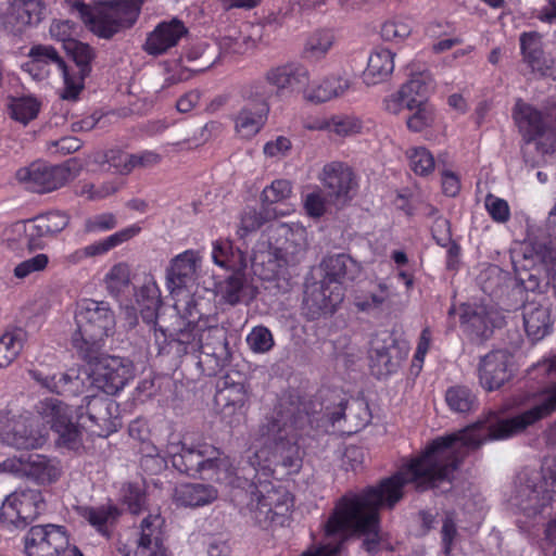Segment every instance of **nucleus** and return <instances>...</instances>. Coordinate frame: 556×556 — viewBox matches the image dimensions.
<instances>
[{"instance_id": "nucleus-46", "label": "nucleus", "mask_w": 556, "mask_h": 556, "mask_svg": "<svg viewBox=\"0 0 556 556\" xmlns=\"http://www.w3.org/2000/svg\"><path fill=\"white\" fill-rule=\"evenodd\" d=\"M40 102L33 96H24L12 98L9 103L10 116L23 124L27 125L30 121L35 119L40 111Z\"/></svg>"}, {"instance_id": "nucleus-39", "label": "nucleus", "mask_w": 556, "mask_h": 556, "mask_svg": "<svg viewBox=\"0 0 556 556\" xmlns=\"http://www.w3.org/2000/svg\"><path fill=\"white\" fill-rule=\"evenodd\" d=\"M141 226L139 224L129 225L109 237L90 243L85 247L87 257H96L106 254L109 251L129 241L141 232Z\"/></svg>"}, {"instance_id": "nucleus-55", "label": "nucleus", "mask_w": 556, "mask_h": 556, "mask_svg": "<svg viewBox=\"0 0 556 556\" xmlns=\"http://www.w3.org/2000/svg\"><path fill=\"white\" fill-rule=\"evenodd\" d=\"M117 226V218L113 213L105 212L92 215L85 219V233H100L114 229Z\"/></svg>"}, {"instance_id": "nucleus-24", "label": "nucleus", "mask_w": 556, "mask_h": 556, "mask_svg": "<svg viewBox=\"0 0 556 556\" xmlns=\"http://www.w3.org/2000/svg\"><path fill=\"white\" fill-rule=\"evenodd\" d=\"M500 314L485 305H464L460 314L462 326L465 331L476 338L485 339L494 327L501 324Z\"/></svg>"}, {"instance_id": "nucleus-50", "label": "nucleus", "mask_w": 556, "mask_h": 556, "mask_svg": "<svg viewBox=\"0 0 556 556\" xmlns=\"http://www.w3.org/2000/svg\"><path fill=\"white\" fill-rule=\"evenodd\" d=\"M122 188L121 181H108L100 186L85 182L77 187L76 194L90 201H99L110 197Z\"/></svg>"}, {"instance_id": "nucleus-41", "label": "nucleus", "mask_w": 556, "mask_h": 556, "mask_svg": "<svg viewBox=\"0 0 556 556\" xmlns=\"http://www.w3.org/2000/svg\"><path fill=\"white\" fill-rule=\"evenodd\" d=\"M266 119L267 112L244 106L235 116L236 132L241 138L250 139L260 132Z\"/></svg>"}, {"instance_id": "nucleus-11", "label": "nucleus", "mask_w": 556, "mask_h": 556, "mask_svg": "<svg viewBox=\"0 0 556 556\" xmlns=\"http://www.w3.org/2000/svg\"><path fill=\"white\" fill-rule=\"evenodd\" d=\"M513 117L527 141H536L543 153L556 151V106L540 110L519 99L515 103Z\"/></svg>"}, {"instance_id": "nucleus-49", "label": "nucleus", "mask_w": 556, "mask_h": 556, "mask_svg": "<svg viewBox=\"0 0 556 556\" xmlns=\"http://www.w3.org/2000/svg\"><path fill=\"white\" fill-rule=\"evenodd\" d=\"M409 168L418 176H428L434 170L432 153L425 147H412L406 150Z\"/></svg>"}, {"instance_id": "nucleus-4", "label": "nucleus", "mask_w": 556, "mask_h": 556, "mask_svg": "<svg viewBox=\"0 0 556 556\" xmlns=\"http://www.w3.org/2000/svg\"><path fill=\"white\" fill-rule=\"evenodd\" d=\"M508 501L519 528L528 531L556 501V457H545L539 468L520 470Z\"/></svg>"}, {"instance_id": "nucleus-20", "label": "nucleus", "mask_w": 556, "mask_h": 556, "mask_svg": "<svg viewBox=\"0 0 556 556\" xmlns=\"http://www.w3.org/2000/svg\"><path fill=\"white\" fill-rule=\"evenodd\" d=\"M511 355L504 350L492 351L481 358L479 380L483 389L501 388L511 376Z\"/></svg>"}, {"instance_id": "nucleus-30", "label": "nucleus", "mask_w": 556, "mask_h": 556, "mask_svg": "<svg viewBox=\"0 0 556 556\" xmlns=\"http://www.w3.org/2000/svg\"><path fill=\"white\" fill-rule=\"evenodd\" d=\"M217 497V489L210 484L182 483L175 488L173 501L177 506L197 508L212 504Z\"/></svg>"}, {"instance_id": "nucleus-45", "label": "nucleus", "mask_w": 556, "mask_h": 556, "mask_svg": "<svg viewBox=\"0 0 556 556\" xmlns=\"http://www.w3.org/2000/svg\"><path fill=\"white\" fill-rule=\"evenodd\" d=\"M334 43V36L329 30H316L305 40L303 56L312 62L323 60Z\"/></svg>"}, {"instance_id": "nucleus-47", "label": "nucleus", "mask_w": 556, "mask_h": 556, "mask_svg": "<svg viewBox=\"0 0 556 556\" xmlns=\"http://www.w3.org/2000/svg\"><path fill=\"white\" fill-rule=\"evenodd\" d=\"M445 401L451 410L455 413H469L477 407L475 393L465 386H454L446 390Z\"/></svg>"}, {"instance_id": "nucleus-36", "label": "nucleus", "mask_w": 556, "mask_h": 556, "mask_svg": "<svg viewBox=\"0 0 556 556\" xmlns=\"http://www.w3.org/2000/svg\"><path fill=\"white\" fill-rule=\"evenodd\" d=\"M394 70V54L388 49H376L368 59L364 74L367 84L375 85L386 79Z\"/></svg>"}, {"instance_id": "nucleus-23", "label": "nucleus", "mask_w": 556, "mask_h": 556, "mask_svg": "<svg viewBox=\"0 0 556 556\" xmlns=\"http://www.w3.org/2000/svg\"><path fill=\"white\" fill-rule=\"evenodd\" d=\"M188 34V28L178 18L160 23L148 36L144 51L150 55H161L177 46Z\"/></svg>"}, {"instance_id": "nucleus-26", "label": "nucleus", "mask_w": 556, "mask_h": 556, "mask_svg": "<svg viewBox=\"0 0 556 556\" xmlns=\"http://www.w3.org/2000/svg\"><path fill=\"white\" fill-rule=\"evenodd\" d=\"M320 180L330 197L345 202L355 187L352 170L342 163L332 162L324 166Z\"/></svg>"}, {"instance_id": "nucleus-1", "label": "nucleus", "mask_w": 556, "mask_h": 556, "mask_svg": "<svg viewBox=\"0 0 556 556\" xmlns=\"http://www.w3.org/2000/svg\"><path fill=\"white\" fill-rule=\"evenodd\" d=\"M406 483H413L419 490L430 488V445L378 486L340 498L324 526L325 541L320 547L301 556H337L345 538L352 533L364 535L363 546L369 553L375 552L380 541L379 509L393 507L402 498Z\"/></svg>"}, {"instance_id": "nucleus-64", "label": "nucleus", "mask_w": 556, "mask_h": 556, "mask_svg": "<svg viewBox=\"0 0 556 556\" xmlns=\"http://www.w3.org/2000/svg\"><path fill=\"white\" fill-rule=\"evenodd\" d=\"M415 103L414 99H408L406 94L402 93V90L390 94L383 101L384 110L391 114L397 115L404 109L409 110Z\"/></svg>"}, {"instance_id": "nucleus-27", "label": "nucleus", "mask_w": 556, "mask_h": 556, "mask_svg": "<svg viewBox=\"0 0 556 556\" xmlns=\"http://www.w3.org/2000/svg\"><path fill=\"white\" fill-rule=\"evenodd\" d=\"M355 90L354 79L346 74H331L313 84L305 98L308 101L323 103L342 97Z\"/></svg>"}, {"instance_id": "nucleus-37", "label": "nucleus", "mask_w": 556, "mask_h": 556, "mask_svg": "<svg viewBox=\"0 0 556 556\" xmlns=\"http://www.w3.org/2000/svg\"><path fill=\"white\" fill-rule=\"evenodd\" d=\"M215 402L224 416H232L242 412L248 402V392L242 383H232L218 390Z\"/></svg>"}, {"instance_id": "nucleus-28", "label": "nucleus", "mask_w": 556, "mask_h": 556, "mask_svg": "<svg viewBox=\"0 0 556 556\" xmlns=\"http://www.w3.org/2000/svg\"><path fill=\"white\" fill-rule=\"evenodd\" d=\"M265 75L276 96H281L287 90L293 89L295 85L308 80V71L299 63H286L271 67Z\"/></svg>"}, {"instance_id": "nucleus-58", "label": "nucleus", "mask_w": 556, "mask_h": 556, "mask_svg": "<svg viewBox=\"0 0 556 556\" xmlns=\"http://www.w3.org/2000/svg\"><path fill=\"white\" fill-rule=\"evenodd\" d=\"M50 36L63 42V48L66 49V43L76 41L74 35L76 34V25L68 20H55L51 23L49 28Z\"/></svg>"}, {"instance_id": "nucleus-57", "label": "nucleus", "mask_w": 556, "mask_h": 556, "mask_svg": "<svg viewBox=\"0 0 556 556\" xmlns=\"http://www.w3.org/2000/svg\"><path fill=\"white\" fill-rule=\"evenodd\" d=\"M49 263V257L47 254L39 253L28 260H25L18 263L14 267V276L18 279H24L31 274L42 271L46 269Z\"/></svg>"}, {"instance_id": "nucleus-22", "label": "nucleus", "mask_w": 556, "mask_h": 556, "mask_svg": "<svg viewBox=\"0 0 556 556\" xmlns=\"http://www.w3.org/2000/svg\"><path fill=\"white\" fill-rule=\"evenodd\" d=\"M401 358L400 350L391 336L386 334L371 340L369 366L377 377L394 372L400 366Z\"/></svg>"}, {"instance_id": "nucleus-16", "label": "nucleus", "mask_w": 556, "mask_h": 556, "mask_svg": "<svg viewBox=\"0 0 556 556\" xmlns=\"http://www.w3.org/2000/svg\"><path fill=\"white\" fill-rule=\"evenodd\" d=\"M16 180L26 189L38 192H51L61 188L73 178L67 165H49L34 162L20 168L15 174Z\"/></svg>"}, {"instance_id": "nucleus-7", "label": "nucleus", "mask_w": 556, "mask_h": 556, "mask_svg": "<svg viewBox=\"0 0 556 556\" xmlns=\"http://www.w3.org/2000/svg\"><path fill=\"white\" fill-rule=\"evenodd\" d=\"M77 330L72 336V344L83 357L101 349L106 338L115 329V316L110 305L103 301L84 299L76 305Z\"/></svg>"}, {"instance_id": "nucleus-10", "label": "nucleus", "mask_w": 556, "mask_h": 556, "mask_svg": "<svg viewBox=\"0 0 556 556\" xmlns=\"http://www.w3.org/2000/svg\"><path fill=\"white\" fill-rule=\"evenodd\" d=\"M124 502L134 515L147 514L140 522L138 539L132 545L121 548L124 556H153L163 548L164 518L159 506H150L140 488L128 484L124 490Z\"/></svg>"}, {"instance_id": "nucleus-35", "label": "nucleus", "mask_w": 556, "mask_h": 556, "mask_svg": "<svg viewBox=\"0 0 556 556\" xmlns=\"http://www.w3.org/2000/svg\"><path fill=\"white\" fill-rule=\"evenodd\" d=\"M409 111L410 114L406 119V126L413 132H424L433 129L440 123L439 113L427 100H415Z\"/></svg>"}, {"instance_id": "nucleus-60", "label": "nucleus", "mask_w": 556, "mask_h": 556, "mask_svg": "<svg viewBox=\"0 0 556 556\" xmlns=\"http://www.w3.org/2000/svg\"><path fill=\"white\" fill-rule=\"evenodd\" d=\"M427 79L428 77L424 74L413 76L401 87L402 93L406 94L408 99L426 100L425 97L429 90Z\"/></svg>"}, {"instance_id": "nucleus-52", "label": "nucleus", "mask_w": 556, "mask_h": 556, "mask_svg": "<svg viewBox=\"0 0 556 556\" xmlns=\"http://www.w3.org/2000/svg\"><path fill=\"white\" fill-rule=\"evenodd\" d=\"M292 193V187L289 180L276 179L262 192L264 204H278L286 202Z\"/></svg>"}, {"instance_id": "nucleus-54", "label": "nucleus", "mask_w": 556, "mask_h": 556, "mask_svg": "<svg viewBox=\"0 0 556 556\" xmlns=\"http://www.w3.org/2000/svg\"><path fill=\"white\" fill-rule=\"evenodd\" d=\"M247 343L253 352L266 353L274 346V338L269 329L257 326L248 334Z\"/></svg>"}, {"instance_id": "nucleus-13", "label": "nucleus", "mask_w": 556, "mask_h": 556, "mask_svg": "<svg viewBox=\"0 0 556 556\" xmlns=\"http://www.w3.org/2000/svg\"><path fill=\"white\" fill-rule=\"evenodd\" d=\"M28 413L8 409L0 414V440L16 448H38L47 439L46 428H34Z\"/></svg>"}, {"instance_id": "nucleus-61", "label": "nucleus", "mask_w": 556, "mask_h": 556, "mask_svg": "<svg viewBox=\"0 0 556 556\" xmlns=\"http://www.w3.org/2000/svg\"><path fill=\"white\" fill-rule=\"evenodd\" d=\"M485 208L490 216L497 223H505L509 219V206L503 199L489 194L485 198Z\"/></svg>"}, {"instance_id": "nucleus-3", "label": "nucleus", "mask_w": 556, "mask_h": 556, "mask_svg": "<svg viewBox=\"0 0 556 556\" xmlns=\"http://www.w3.org/2000/svg\"><path fill=\"white\" fill-rule=\"evenodd\" d=\"M113 405L112 401L103 397L86 396L76 410V422L73 421V409L56 397L39 401L36 410L56 433V444L77 452L83 447L81 429L98 437H108L117 430V419L112 415Z\"/></svg>"}, {"instance_id": "nucleus-8", "label": "nucleus", "mask_w": 556, "mask_h": 556, "mask_svg": "<svg viewBox=\"0 0 556 556\" xmlns=\"http://www.w3.org/2000/svg\"><path fill=\"white\" fill-rule=\"evenodd\" d=\"M72 12L94 36L111 39L135 24L140 7L136 0H115L94 5L77 0L72 4Z\"/></svg>"}, {"instance_id": "nucleus-14", "label": "nucleus", "mask_w": 556, "mask_h": 556, "mask_svg": "<svg viewBox=\"0 0 556 556\" xmlns=\"http://www.w3.org/2000/svg\"><path fill=\"white\" fill-rule=\"evenodd\" d=\"M0 471L25 477L45 485L54 483L60 479L62 467L58 459L34 453L7 458L0 464Z\"/></svg>"}, {"instance_id": "nucleus-2", "label": "nucleus", "mask_w": 556, "mask_h": 556, "mask_svg": "<svg viewBox=\"0 0 556 556\" xmlns=\"http://www.w3.org/2000/svg\"><path fill=\"white\" fill-rule=\"evenodd\" d=\"M304 420L296 405L280 401L254 435L247 457L255 471L256 490L252 493L251 507L260 523L285 515L292 506L291 495L285 489L275 488L268 479L278 465L289 472L300 469L298 439Z\"/></svg>"}, {"instance_id": "nucleus-21", "label": "nucleus", "mask_w": 556, "mask_h": 556, "mask_svg": "<svg viewBox=\"0 0 556 556\" xmlns=\"http://www.w3.org/2000/svg\"><path fill=\"white\" fill-rule=\"evenodd\" d=\"M45 9L41 0H11L3 16V25L11 33L20 34L27 27L39 24L43 18Z\"/></svg>"}, {"instance_id": "nucleus-59", "label": "nucleus", "mask_w": 556, "mask_h": 556, "mask_svg": "<svg viewBox=\"0 0 556 556\" xmlns=\"http://www.w3.org/2000/svg\"><path fill=\"white\" fill-rule=\"evenodd\" d=\"M104 162L118 174L127 175L134 169L132 154L119 150H110L104 154Z\"/></svg>"}, {"instance_id": "nucleus-5", "label": "nucleus", "mask_w": 556, "mask_h": 556, "mask_svg": "<svg viewBox=\"0 0 556 556\" xmlns=\"http://www.w3.org/2000/svg\"><path fill=\"white\" fill-rule=\"evenodd\" d=\"M154 451L155 457L161 458L162 463L169 458L181 472L199 473L204 479L229 488L241 485L230 458L211 444L186 447L177 437H172L164 450L154 447Z\"/></svg>"}, {"instance_id": "nucleus-19", "label": "nucleus", "mask_w": 556, "mask_h": 556, "mask_svg": "<svg viewBox=\"0 0 556 556\" xmlns=\"http://www.w3.org/2000/svg\"><path fill=\"white\" fill-rule=\"evenodd\" d=\"M23 70L35 80L48 78L55 70L63 78V89H66L67 65L52 46L37 45L31 47L28 52V61L23 64Z\"/></svg>"}, {"instance_id": "nucleus-17", "label": "nucleus", "mask_w": 556, "mask_h": 556, "mask_svg": "<svg viewBox=\"0 0 556 556\" xmlns=\"http://www.w3.org/2000/svg\"><path fill=\"white\" fill-rule=\"evenodd\" d=\"M68 542L63 527L49 523L31 527L25 535L24 547L27 556H60Z\"/></svg>"}, {"instance_id": "nucleus-31", "label": "nucleus", "mask_w": 556, "mask_h": 556, "mask_svg": "<svg viewBox=\"0 0 556 556\" xmlns=\"http://www.w3.org/2000/svg\"><path fill=\"white\" fill-rule=\"evenodd\" d=\"M1 245L14 253L40 248L29 220H20L7 226L0 236Z\"/></svg>"}, {"instance_id": "nucleus-6", "label": "nucleus", "mask_w": 556, "mask_h": 556, "mask_svg": "<svg viewBox=\"0 0 556 556\" xmlns=\"http://www.w3.org/2000/svg\"><path fill=\"white\" fill-rule=\"evenodd\" d=\"M307 249V230L299 224H277L270 230L268 245L261 242L251 257L253 273L264 280L274 279L285 265L301 262Z\"/></svg>"}, {"instance_id": "nucleus-18", "label": "nucleus", "mask_w": 556, "mask_h": 556, "mask_svg": "<svg viewBox=\"0 0 556 556\" xmlns=\"http://www.w3.org/2000/svg\"><path fill=\"white\" fill-rule=\"evenodd\" d=\"M70 54L75 67L67 66L66 89L62 90L61 97L65 100H76L85 87V79L91 72V62L96 56L92 47L81 41H70L64 49Z\"/></svg>"}, {"instance_id": "nucleus-15", "label": "nucleus", "mask_w": 556, "mask_h": 556, "mask_svg": "<svg viewBox=\"0 0 556 556\" xmlns=\"http://www.w3.org/2000/svg\"><path fill=\"white\" fill-rule=\"evenodd\" d=\"M46 508L40 491L17 490L11 493L0 508V520L7 527L25 528Z\"/></svg>"}, {"instance_id": "nucleus-63", "label": "nucleus", "mask_w": 556, "mask_h": 556, "mask_svg": "<svg viewBox=\"0 0 556 556\" xmlns=\"http://www.w3.org/2000/svg\"><path fill=\"white\" fill-rule=\"evenodd\" d=\"M458 536L454 519L451 516H446L441 529L442 545L446 556L451 555L453 547L458 541Z\"/></svg>"}, {"instance_id": "nucleus-9", "label": "nucleus", "mask_w": 556, "mask_h": 556, "mask_svg": "<svg viewBox=\"0 0 556 556\" xmlns=\"http://www.w3.org/2000/svg\"><path fill=\"white\" fill-rule=\"evenodd\" d=\"M321 266L325 271L321 286L308 295L306 303L315 308V314L327 315L332 314L342 303L345 293L343 285L355 280L362 266L343 253L326 257Z\"/></svg>"}, {"instance_id": "nucleus-51", "label": "nucleus", "mask_w": 556, "mask_h": 556, "mask_svg": "<svg viewBox=\"0 0 556 556\" xmlns=\"http://www.w3.org/2000/svg\"><path fill=\"white\" fill-rule=\"evenodd\" d=\"M105 282L108 290L115 295L128 289L130 283V269L128 265L124 263L114 265L106 274Z\"/></svg>"}, {"instance_id": "nucleus-53", "label": "nucleus", "mask_w": 556, "mask_h": 556, "mask_svg": "<svg viewBox=\"0 0 556 556\" xmlns=\"http://www.w3.org/2000/svg\"><path fill=\"white\" fill-rule=\"evenodd\" d=\"M362 129V122L351 115H338L330 118L329 132L340 137L356 135Z\"/></svg>"}, {"instance_id": "nucleus-38", "label": "nucleus", "mask_w": 556, "mask_h": 556, "mask_svg": "<svg viewBox=\"0 0 556 556\" xmlns=\"http://www.w3.org/2000/svg\"><path fill=\"white\" fill-rule=\"evenodd\" d=\"M394 296L395 290L392 285L386 280H379L375 290L356 295L354 305L359 312L371 313L391 302Z\"/></svg>"}, {"instance_id": "nucleus-34", "label": "nucleus", "mask_w": 556, "mask_h": 556, "mask_svg": "<svg viewBox=\"0 0 556 556\" xmlns=\"http://www.w3.org/2000/svg\"><path fill=\"white\" fill-rule=\"evenodd\" d=\"M197 253L187 250L177 255L167 269V283L172 291L186 287L192 279L197 269Z\"/></svg>"}, {"instance_id": "nucleus-62", "label": "nucleus", "mask_w": 556, "mask_h": 556, "mask_svg": "<svg viewBox=\"0 0 556 556\" xmlns=\"http://www.w3.org/2000/svg\"><path fill=\"white\" fill-rule=\"evenodd\" d=\"M432 341V333L429 328H425L419 337L416 352L412 362V369L418 374L424 365L426 354L428 353Z\"/></svg>"}, {"instance_id": "nucleus-32", "label": "nucleus", "mask_w": 556, "mask_h": 556, "mask_svg": "<svg viewBox=\"0 0 556 556\" xmlns=\"http://www.w3.org/2000/svg\"><path fill=\"white\" fill-rule=\"evenodd\" d=\"M267 27L268 23L247 24L241 36L237 38L225 37L220 45L231 53H245L256 48L260 43L268 42Z\"/></svg>"}, {"instance_id": "nucleus-42", "label": "nucleus", "mask_w": 556, "mask_h": 556, "mask_svg": "<svg viewBox=\"0 0 556 556\" xmlns=\"http://www.w3.org/2000/svg\"><path fill=\"white\" fill-rule=\"evenodd\" d=\"M79 514L98 532L106 535L108 528L118 519L121 510L113 504H106L99 507H80Z\"/></svg>"}, {"instance_id": "nucleus-56", "label": "nucleus", "mask_w": 556, "mask_h": 556, "mask_svg": "<svg viewBox=\"0 0 556 556\" xmlns=\"http://www.w3.org/2000/svg\"><path fill=\"white\" fill-rule=\"evenodd\" d=\"M380 33L386 41L401 42L410 35L412 27L404 21L391 20L382 24Z\"/></svg>"}, {"instance_id": "nucleus-12", "label": "nucleus", "mask_w": 556, "mask_h": 556, "mask_svg": "<svg viewBox=\"0 0 556 556\" xmlns=\"http://www.w3.org/2000/svg\"><path fill=\"white\" fill-rule=\"evenodd\" d=\"M90 387L115 395L135 377L131 361L119 356H103L90 363L85 370Z\"/></svg>"}, {"instance_id": "nucleus-44", "label": "nucleus", "mask_w": 556, "mask_h": 556, "mask_svg": "<svg viewBox=\"0 0 556 556\" xmlns=\"http://www.w3.org/2000/svg\"><path fill=\"white\" fill-rule=\"evenodd\" d=\"M68 216L65 213L54 211L29 219L31 230L41 245V239L62 231L68 225Z\"/></svg>"}, {"instance_id": "nucleus-25", "label": "nucleus", "mask_w": 556, "mask_h": 556, "mask_svg": "<svg viewBox=\"0 0 556 556\" xmlns=\"http://www.w3.org/2000/svg\"><path fill=\"white\" fill-rule=\"evenodd\" d=\"M28 374L40 387L59 394L65 392H78L80 383H84L74 369H71L67 372H55L47 365L40 364L30 368Z\"/></svg>"}, {"instance_id": "nucleus-29", "label": "nucleus", "mask_w": 556, "mask_h": 556, "mask_svg": "<svg viewBox=\"0 0 556 556\" xmlns=\"http://www.w3.org/2000/svg\"><path fill=\"white\" fill-rule=\"evenodd\" d=\"M522 317L526 332L533 341L542 340L552 331L549 307L540 302H527L523 305Z\"/></svg>"}, {"instance_id": "nucleus-33", "label": "nucleus", "mask_w": 556, "mask_h": 556, "mask_svg": "<svg viewBox=\"0 0 556 556\" xmlns=\"http://www.w3.org/2000/svg\"><path fill=\"white\" fill-rule=\"evenodd\" d=\"M212 260L215 265L232 273H240L248 267L249 260L240 249H235L228 239L212 242Z\"/></svg>"}, {"instance_id": "nucleus-40", "label": "nucleus", "mask_w": 556, "mask_h": 556, "mask_svg": "<svg viewBox=\"0 0 556 556\" xmlns=\"http://www.w3.org/2000/svg\"><path fill=\"white\" fill-rule=\"evenodd\" d=\"M27 333L23 328H9L0 337V368L12 364L23 350Z\"/></svg>"}, {"instance_id": "nucleus-43", "label": "nucleus", "mask_w": 556, "mask_h": 556, "mask_svg": "<svg viewBox=\"0 0 556 556\" xmlns=\"http://www.w3.org/2000/svg\"><path fill=\"white\" fill-rule=\"evenodd\" d=\"M213 329H204L203 323H188L184 328L179 329L176 342L181 346L184 353H202L204 334H212Z\"/></svg>"}, {"instance_id": "nucleus-48", "label": "nucleus", "mask_w": 556, "mask_h": 556, "mask_svg": "<svg viewBox=\"0 0 556 556\" xmlns=\"http://www.w3.org/2000/svg\"><path fill=\"white\" fill-rule=\"evenodd\" d=\"M273 94H275V91L267 81L266 75L264 78L256 79L244 86L242 90V97L245 100L256 103L257 109L267 113L269 111L267 101Z\"/></svg>"}]
</instances>
